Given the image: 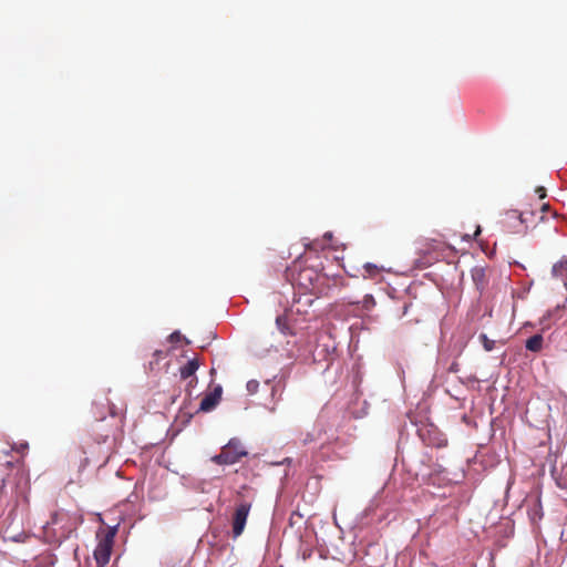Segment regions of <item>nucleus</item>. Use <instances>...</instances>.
I'll list each match as a JSON object with an SVG mask.
<instances>
[{
    "label": "nucleus",
    "mask_w": 567,
    "mask_h": 567,
    "mask_svg": "<svg viewBox=\"0 0 567 567\" xmlns=\"http://www.w3.org/2000/svg\"><path fill=\"white\" fill-rule=\"evenodd\" d=\"M548 209H549V205L548 204H543L542 212H547Z\"/></svg>",
    "instance_id": "nucleus-22"
},
{
    "label": "nucleus",
    "mask_w": 567,
    "mask_h": 567,
    "mask_svg": "<svg viewBox=\"0 0 567 567\" xmlns=\"http://www.w3.org/2000/svg\"><path fill=\"white\" fill-rule=\"evenodd\" d=\"M223 389L217 385L212 392L207 393L200 401L199 411L209 412L217 406L221 399Z\"/></svg>",
    "instance_id": "nucleus-5"
},
{
    "label": "nucleus",
    "mask_w": 567,
    "mask_h": 567,
    "mask_svg": "<svg viewBox=\"0 0 567 567\" xmlns=\"http://www.w3.org/2000/svg\"><path fill=\"white\" fill-rule=\"evenodd\" d=\"M3 454H4V456H11V457H13V455H12V454H10V452H9V451H3Z\"/></svg>",
    "instance_id": "nucleus-25"
},
{
    "label": "nucleus",
    "mask_w": 567,
    "mask_h": 567,
    "mask_svg": "<svg viewBox=\"0 0 567 567\" xmlns=\"http://www.w3.org/2000/svg\"><path fill=\"white\" fill-rule=\"evenodd\" d=\"M363 269H364V274H363L364 278H374L382 271V267H379L371 262L364 264Z\"/></svg>",
    "instance_id": "nucleus-10"
},
{
    "label": "nucleus",
    "mask_w": 567,
    "mask_h": 567,
    "mask_svg": "<svg viewBox=\"0 0 567 567\" xmlns=\"http://www.w3.org/2000/svg\"><path fill=\"white\" fill-rule=\"evenodd\" d=\"M250 511V504L247 502L240 503L233 516V536L237 538L245 529L247 517Z\"/></svg>",
    "instance_id": "nucleus-3"
},
{
    "label": "nucleus",
    "mask_w": 567,
    "mask_h": 567,
    "mask_svg": "<svg viewBox=\"0 0 567 567\" xmlns=\"http://www.w3.org/2000/svg\"><path fill=\"white\" fill-rule=\"evenodd\" d=\"M29 450V444L27 442L13 444L11 446L12 453H16L19 457H24L27 455V452Z\"/></svg>",
    "instance_id": "nucleus-11"
},
{
    "label": "nucleus",
    "mask_w": 567,
    "mask_h": 567,
    "mask_svg": "<svg viewBox=\"0 0 567 567\" xmlns=\"http://www.w3.org/2000/svg\"><path fill=\"white\" fill-rule=\"evenodd\" d=\"M536 193L538 194V197L540 199L546 197V189L544 187H537L536 188Z\"/></svg>",
    "instance_id": "nucleus-20"
},
{
    "label": "nucleus",
    "mask_w": 567,
    "mask_h": 567,
    "mask_svg": "<svg viewBox=\"0 0 567 567\" xmlns=\"http://www.w3.org/2000/svg\"><path fill=\"white\" fill-rule=\"evenodd\" d=\"M156 359V363L158 362L159 359H162L164 357V352L162 350H155L154 354H153Z\"/></svg>",
    "instance_id": "nucleus-21"
},
{
    "label": "nucleus",
    "mask_w": 567,
    "mask_h": 567,
    "mask_svg": "<svg viewBox=\"0 0 567 567\" xmlns=\"http://www.w3.org/2000/svg\"><path fill=\"white\" fill-rule=\"evenodd\" d=\"M115 534L116 527H113L106 533L104 539L99 543L94 550V558L100 567H103L110 560Z\"/></svg>",
    "instance_id": "nucleus-2"
},
{
    "label": "nucleus",
    "mask_w": 567,
    "mask_h": 567,
    "mask_svg": "<svg viewBox=\"0 0 567 567\" xmlns=\"http://www.w3.org/2000/svg\"><path fill=\"white\" fill-rule=\"evenodd\" d=\"M551 275L554 278L563 280L567 286V256H563L553 265Z\"/></svg>",
    "instance_id": "nucleus-6"
},
{
    "label": "nucleus",
    "mask_w": 567,
    "mask_h": 567,
    "mask_svg": "<svg viewBox=\"0 0 567 567\" xmlns=\"http://www.w3.org/2000/svg\"><path fill=\"white\" fill-rule=\"evenodd\" d=\"M419 436L429 446L444 447L447 444V441L442 437L441 433L429 426L419 429Z\"/></svg>",
    "instance_id": "nucleus-4"
},
{
    "label": "nucleus",
    "mask_w": 567,
    "mask_h": 567,
    "mask_svg": "<svg viewBox=\"0 0 567 567\" xmlns=\"http://www.w3.org/2000/svg\"><path fill=\"white\" fill-rule=\"evenodd\" d=\"M249 455L247 449L239 439H231L221 450L220 454L212 457L210 461H237Z\"/></svg>",
    "instance_id": "nucleus-1"
},
{
    "label": "nucleus",
    "mask_w": 567,
    "mask_h": 567,
    "mask_svg": "<svg viewBox=\"0 0 567 567\" xmlns=\"http://www.w3.org/2000/svg\"><path fill=\"white\" fill-rule=\"evenodd\" d=\"M153 364H154V362H153V361H151V362H150V367H151V369H152V370H153Z\"/></svg>",
    "instance_id": "nucleus-27"
},
{
    "label": "nucleus",
    "mask_w": 567,
    "mask_h": 567,
    "mask_svg": "<svg viewBox=\"0 0 567 567\" xmlns=\"http://www.w3.org/2000/svg\"><path fill=\"white\" fill-rule=\"evenodd\" d=\"M199 368V362L197 358L190 359L185 365L179 369L181 378L186 380L190 377H194L195 372Z\"/></svg>",
    "instance_id": "nucleus-8"
},
{
    "label": "nucleus",
    "mask_w": 567,
    "mask_h": 567,
    "mask_svg": "<svg viewBox=\"0 0 567 567\" xmlns=\"http://www.w3.org/2000/svg\"><path fill=\"white\" fill-rule=\"evenodd\" d=\"M420 252L424 255V261L422 262L423 266H429L431 265L433 261L437 260L439 259V254H436L435 256H432L434 252L437 251V246L436 245H433V244H424L422 245V247H420Z\"/></svg>",
    "instance_id": "nucleus-7"
},
{
    "label": "nucleus",
    "mask_w": 567,
    "mask_h": 567,
    "mask_svg": "<svg viewBox=\"0 0 567 567\" xmlns=\"http://www.w3.org/2000/svg\"><path fill=\"white\" fill-rule=\"evenodd\" d=\"M362 308L364 310H371L375 307L377 302L372 295H365L361 301Z\"/></svg>",
    "instance_id": "nucleus-14"
},
{
    "label": "nucleus",
    "mask_w": 567,
    "mask_h": 567,
    "mask_svg": "<svg viewBox=\"0 0 567 567\" xmlns=\"http://www.w3.org/2000/svg\"><path fill=\"white\" fill-rule=\"evenodd\" d=\"M22 537H23L22 535H19V536L13 537L12 539L14 542H20V540H22Z\"/></svg>",
    "instance_id": "nucleus-23"
},
{
    "label": "nucleus",
    "mask_w": 567,
    "mask_h": 567,
    "mask_svg": "<svg viewBox=\"0 0 567 567\" xmlns=\"http://www.w3.org/2000/svg\"><path fill=\"white\" fill-rule=\"evenodd\" d=\"M246 388L250 394H255L258 391L259 382L257 380H249L246 384Z\"/></svg>",
    "instance_id": "nucleus-17"
},
{
    "label": "nucleus",
    "mask_w": 567,
    "mask_h": 567,
    "mask_svg": "<svg viewBox=\"0 0 567 567\" xmlns=\"http://www.w3.org/2000/svg\"><path fill=\"white\" fill-rule=\"evenodd\" d=\"M60 519H61V514H59V513H54V514L52 515V517H51V522H48L47 524H48V525H49V524H51V525H56V524H59Z\"/></svg>",
    "instance_id": "nucleus-18"
},
{
    "label": "nucleus",
    "mask_w": 567,
    "mask_h": 567,
    "mask_svg": "<svg viewBox=\"0 0 567 567\" xmlns=\"http://www.w3.org/2000/svg\"><path fill=\"white\" fill-rule=\"evenodd\" d=\"M543 336L539 333H536L527 339L526 341V349L532 352H539L543 349Z\"/></svg>",
    "instance_id": "nucleus-9"
},
{
    "label": "nucleus",
    "mask_w": 567,
    "mask_h": 567,
    "mask_svg": "<svg viewBox=\"0 0 567 567\" xmlns=\"http://www.w3.org/2000/svg\"><path fill=\"white\" fill-rule=\"evenodd\" d=\"M473 280L478 287L484 286V278H485V269L484 268H474L473 270Z\"/></svg>",
    "instance_id": "nucleus-12"
},
{
    "label": "nucleus",
    "mask_w": 567,
    "mask_h": 567,
    "mask_svg": "<svg viewBox=\"0 0 567 567\" xmlns=\"http://www.w3.org/2000/svg\"><path fill=\"white\" fill-rule=\"evenodd\" d=\"M194 382H195V383L197 382V378H196V377H194V378L189 381V385H192Z\"/></svg>",
    "instance_id": "nucleus-24"
},
{
    "label": "nucleus",
    "mask_w": 567,
    "mask_h": 567,
    "mask_svg": "<svg viewBox=\"0 0 567 567\" xmlns=\"http://www.w3.org/2000/svg\"><path fill=\"white\" fill-rule=\"evenodd\" d=\"M182 339V334L179 331H174L171 336H169V340L172 342H177Z\"/></svg>",
    "instance_id": "nucleus-19"
},
{
    "label": "nucleus",
    "mask_w": 567,
    "mask_h": 567,
    "mask_svg": "<svg viewBox=\"0 0 567 567\" xmlns=\"http://www.w3.org/2000/svg\"><path fill=\"white\" fill-rule=\"evenodd\" d=\"M505 216L507 219L518 220L520 225L525 223L523 214L519 213L518 210H515V209L508 210V212H506Z\"/></svg>",
    "instance_id": "nucleus-16"
},
{
    "label": "nucleus",
    "mask_w": 567,
    "mask_h": 567,
    "mask_svg": "<svg viewBox=\"0 0 567 567\" xmlns=\"http://www.w3.org/2000/svg\"><path fill=\"white\" fill-rule=\"evenodd\" d=\"M481 233V228L478 227L475 235H478Z\"/></svg>",
    "instance_id": "nucleus-26"
},
{
    "label": "nucleus",
    "mask_w": 567,
    "mask_h": 567,
    "mask_svg": "<svg viewBox=\"0 0 567 567\" xmlns=\"http://www.w3.org/2000/svg\"><path fill=\"white\" fill-rule=\"evenodd\" d=\"M276 324L278 327V329L284 333V334H287V333H290L292 334L290 331H289V327H288V323H287V319L282 316H279L277 317L276 319Z\"/></svg>",
    "instance_id": "nucleus-15"
},
{
    "label": "nucleus",
    "mask_w": 567,
    "mask_h": 567,
    "mask_svg": "<svg viewBox=\"0 0 567 567\" xmlns=\"http://www.w3.org/2000/svg\"><path fill=\"white\" fill-rule=\"evenodd\" d=\"M485 351H492L495 347V341L491 340L486 334L482 333L478 337Z\"/></svg>",
    "instance_id": "nucleus-13"
}]
</instances>
